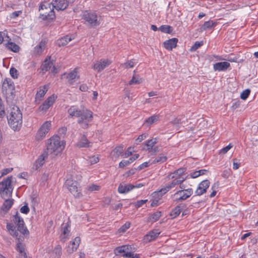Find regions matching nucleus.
I'll return each mask as SVG.
<instances>
[{
  "label": "nucleus",
  "instance_id": "bf43d9fd",
  "mask_svg": "<svg viewBox=\"0 0 258 258\" xmlns=\"http://www.w3.org/2000/svg\"><path fill=\"white\" fill-rule=\"evenodd\" d=\"M50 107L45 103L43 102L39 107V110L41 111H46Z\"/></svg>",
  "mask_w": 258,
  "mask_h": 258
},
{
  "label": "nucleus",
  "instance_id": "c85d7f7f",
  "mask_svg": "<svg viewBox=\"0 0 258 258\" xmlns=\"http://www.w3.org/2000/svg\"><path fill=\"white\" fill-rule=\"evenodd\" d=\"M139 157V154H135L134 156L130 158V159L127 160H123L121 161L119 163V167L120 168H123L124 167L128 165L132 162H133L134 160L138 158Z\"/></svg>",
  "mask_w": 258,
  "mask_h": 258
},
{
  "label": "nucleus",
  "instance_id": "69168bd1",
  "mask_svg": "<svg viewBox=\"0 0 258 258\" xmlns=\"http://www.w3.org/2000/svg\"><path fill=\"white\" fill-rule=\"evenodd\" d=\"M147 137V136L145 134H142L141 135H140L139 137L136 139V144H138L139 143L141 142L144 139H145Z\"/></svg>",
  "mask_w": 258,
  "mask_h": 258
},
{
  "label": "nucleus",
  "instance_id": "a18cd8bd",
  "mask_svg": "<svg viewBox=\"0 0 258 258\" xmlns=\"http://www.w3.org/2000/svg\"><path fill=\"white\" fill-rule=\"evenodd\" d=\"M131 226V223L130 222H126L123 225H122L118 230V232L122 234L124 233L127 229H128Z\"/></svg>",
  "mask_w": 258,
  "mask_h": 258
},
{
  "label": "nucleus",
  "instance_id": "c03bdc74",
  "mask_svg": "<svg viewBox=\"0 0 258 258\" xmlns=\"http://www.w3.org/2000/svg\"><path fill=\"white\" fill-rule=\"evenodd\" d=\"M159 30L162 32L168 34L171 33L172 31V27L168 25H162L159 28Z\"/></svg>",
  "mask_w": 258,
  "mask_h": 258
},
{
  "label": "nucleus",
  "instance_id": "9d476101",
  "mask_svg": "<svg viewBox=\"0 0 258 258\" xmlns=\"http://www.w3.org/2000/svg\"><path fill=\"white\" fill-rule=\"evenodd\" d=\"M52 5L53 8L56 10H64L69 6V3L67 0H53L52 2L49 4V6ZM50 8V6H49Z\"/></svg>",
  "mask_w": 258,
  "mask_h": 258
},
{
  "label": "nucleus",
  "instance_id": "a211bd4d",
  "mask_svg": "<svg viewBox=\"0 0 258 258\" xmlns=\"http://www.w3.org/2000/svg\"><path fill=\"white\" fill-rule=\"evenodd\" d=\"M178 39L173 38L165 41L163 43L164 47L168 50H171L173 48L177 46Z\"/></svg>",
  "mask_w": 258,
  "mask_h": 258
},
{
  "label": "nucleus",
  "instance_id": "79ce46f5",
  "mask_svg": "<svg viewBox=\"0 0 258 258\" xmlns=\"http://www.w3.org/2000/svg\"><path fill=\"white\" fill-rule=\"evenodd\" d=\"M159 117L158 115H154L147 118L145 121V123H148L149 124H152L153 123L159 120Z\"/></svg>",
  "mask_w": 258,
  "mask_h": 258
},
{
  "label": "nucleus",
  "instance_id": "4c0bfd02",
  "mask_svg": "<svg viewBox=\"0 0 258 258\" xmlns=\"http://www.w3.org/2000/svg\"><path fill=\"white\" fill-rule=\"evenodd\" d=\"M157 143V140L156 138H153L150 140H148L146 142L145 145L147 147V149L144 148L146 150H149L152 148L154 145Z\"/></svg>",
  "mask_w": 258,
  "mask_h": 258
},
{
  "label": "nucleus",
  "instance_id": "f257e3e1",
  "mask_svg": "<svg viewBox=\"0 0 258 258\" xmlns=\"http://www.w3.org/2000/svg\"><path fill=\"white\" fill-rule=\"evenodd\" d=\"M65 146V142L60 141V138L58 136H53L50 138L47 143L46 152H44L35 161V164L36 169H38L44 163L45 159L48 155L51 156V158H54L56 156L60 154L64 149Z\"/></svg>",
  "mask_w": 258,
  "mask_h": 258
},
{
  "label": "nucleus",
  "instance_id": "f8f14e48",
  "mask_svg": "<svg viewBox=\"0 0 258 258\" xmlns=\"http://www.w3.org/2000/svg\"><path fill=\"white\" fill-rule=\"evenodd\" d=\"M111 63V61L108 59H101L97 61L94 64L93 68L98 72H101Z\"/></svg>",
  "mask_w": 258,
  "mask_h": 258
},
{
  "label": "nucleus",
  "instance_id": "603ef678",
  "mask_svg": "<svg viewBox=\"0 0 258 258\" xmlns=\"http://www.w3.org/2000/svg\"><path fill=\"white\" fill-rule=\"evenodd\" d=\"M10 74L12 78L16 79L18 78V71L15 68H11L10 70Z\"/></svg>",
  "mask_w": 258,
  "mask_h": 258
},
{
  "label": "nucleus",
  "instance_id": "8fccbe9b",
  "mask_svg": "<svg viewBox=\"0 0 258 258\" xmlns=\"http://www.w3.org/2000/svg\"><path fill=\"white\" fill-rule=\"evenodd\" d=\"M46 135L44 132H42L41 130H39L36 135V139L38 141L43 139Z\"/></svg>",
  "mask_w": 258,
  "mask_h": 258
},
{
  "label": "nucleus",
  "instance_id": "e2e57ef3",
  "mask_svg": "<svg viewBox=\"0 0 258 258\" xmlns=\"http://www.w3.org/2000/svg\"><path fill=\"white\" fill-rule=\"evenodd\" d=\"M55 253L58 256H60L61 253V248L60 245H57L54 250Z\"/></svg>",
  "mask_w": 258,
  "mask_h": 258
},
{
  "label": "nucleus",
  "instance_id": "b1692460",
  "mask_svg": "<svg viewBox=\"0 0 258 258\" xmlns=\"http://www.w3.org/2000/svg\"><path fill=\"white\" fill-rule=\"evenodd\" d=\"M185 205L184 204H179L172 210L170 216L173 218L176 217L179 215L180 212L185 209Z\"/></svg>",
  "mask_w": 258,
  "mask_h": 258
},
{
  "label": "nucleus",
  "instance_id": "de8ad7c7",
  "mask_svg": "<svg viewBox=\"0 0 258 258\" xmlns=\"http://www.w3.org/2000/svg\"><path fill=\"white\" fill-rule=\"evenodd\" d=\"M56 98V97L54 95H52V96L48 97L44 102L50 107L54 102Z\"/></svg>",
  "mask_w": 258,
  "mask_h": 258
},
{
  "label": "nucleus",
  "instance_id": "5701e85b",
  "mask_svg": "<svg viewBox=\"0 0 258 258\" xmlns=\"http://www.w3.org/2000/svg\"><path fill=\"white\" fill-rule=\"evenodd\" d=\"M46 41L45 40H42L39 45L34 47L33 53L36 55H40L45 47Z\"/></svg>",
  "mask_w": 258,
  "mask_h": 258
},
{
  "label": "nucleus",
  "instance_id": "f3484780",
  "mask_svg": "<svg viewBox=\"0 0 258 258\" xmlns=\"http://www.w3.org/2000/svg\"><path fill=\"white\" fill-rule=\"evenodd\" d=\"M48 86L47 85H45L43 86H40L39 88V90L37 91L35 95L36 101L37 100L40 101L48 91Z\"/></svg>",
  "mask_w": 258,
  "mask_h": 258
},
{
  "label": "nucleus",
  "instance_id": "bb28decb",
  "mask_svg": "<svg viewBox=\"0 0 258 258\" xmlns=\"http://www.w3.org/2000/svg\"><path fill=\"white\" fill-rule=\"evenodd\" d=\"M17 250L19 252V258H28L23 243H17Z\"/></svg>",
  "mask_w": 258,
  "mask_h": 258
},
{
  "label": "nucleus",
  "instance_id": "9b49d317",
  "mask_svg": "<svg viewBox=\"0 0 258 258\" xmlns=\"http://www.w3.org/2000/svg\"><path fill=\"white\" fill-rule=\"evenodd\" d=\"M50 59V56H47L46 58V59L43 62V63L41 66V70L42 71L44 72L43 73H44L45 72L49 71L51 69V68H52V69L51 70V72L52 73L55 74L57 73L56 71V68L52 61L48 60Z\"/></svg>",
  "mask_w": 258,
  "mask_h": 258
},
{
  "label": "nucleus",
  "instance_id": "1a4fd4ad",
  "mask_svg": "<svg viewBox=\"0 0 258 258\" xmlns=\"http://www.w3.org/2000/svg\"><path fill=\"white\" fill-rule=\"evenodd\" d=\"M193 191L192 188L178 190L174 194V196H179V198L176 199V201L179 202L185 200L190 197Z\"/></svg>",
  "mask_w": 258,
  "mask_h": 258
},
{
  "label": "nucleus",
  "instance_id": "0e129e2a",
  "mask_svg": "<svg viewBox=\"0 0 258 258\" xmlns=\"http://www.w3.org/2000/svg\"><path fill=\"white\" fill-rule=\"evenodd\" d=\"M154 199L153 200L151 204V207H155V206H157V205H158L159 204V201L160 200V199H158L157 198V196H156V197H153Z\"/></svg>",
  "mask_w": 258,
  "mask_h": 258
},
{
  "label": "nucleus",
  "instance_id": "49530a36",
  "mask_svg": "<svg viewBox=\"0 0 258 258\" xmlns=\"http://www.w3.org/2000/svg\"><path fill=\"white\" fill-rule=\"evenodd\" d=\"M135 61L134 59H131L130 60H127L126 62L121 64L124 68L125 69L132 68L134 67L135 64Z\"/></svg>",
  "mask_w": 258,
  "mask_h": 258
},
{
  "label": "nucleus",
  "instance_id": "cd10ccee",
  "mask_svg": "<svg viewBox=\"0 0 258 258\" xmlns=\"http://www.w3.org/2000/svg\"><path fill=\"white\" fill-rule=\"evenodd\" d=\"M128 247V245L117 247L114 249V253L116 255L122 254L124 256V254L126 253L127 251H129Z\"/></svg>",
  "mask_w": 258,
  "mask_h": 258
},
{
  "label": "nucleus",
  "instance_id": "5fc2aeb1",
  "mask_svg": "<svg viewBox=\"0 0 258 258\" xmlns=\"http://www.w3.org/2000/svg\"><path fill=\"white\" fill-rule=\"evenodd\" d=\"M124 257L128 258H139V255L138 254H134L131 251H127V252L124 254Z\"/></svg>",
  "mask_w": 258,
  "mask_h": 258
},
{
  "label": "nucleus",
  "instance_id": "09e8293b",
  "mask_svg": "<svg viewBox=\"0 0 258 258\" xmlns=\"http://www.w3.org/2000/svg\"><path fill=\"white\" fill-rule=\"evenodd\" d=\"M170 123L176 127L177 130H178L180 127V124L181 123V121L180 118H175L170 122Z\"/></svg>",
  "mask_w": 258,
  "mask_h": 258
},
{
  "label": "nucleus",
  "instance_id": "aec40b11",
  "mask_svg": "<svg viewBox=\"0 0 258 258\" xmlns=\"http://www.w3.org/2000/svg\"><path fill=\"white\" fill-rule=\"evenodd\" d=\"M124 149V147L122 145L116 147L111 153L112 159L114 160L117 159L122 154Z\"/></svg>",
  "mask_w": 258,
  "mask_h": 258
},
{
  "label": "nucleus",
  "instance_id": "4d7b16f0",
  "mask_svg": "<svg viewBox=\"0 0 258 258\" xmlns=\"http://www.w3.org/2000/svg\"><path fill=\"white\" fill-rule=\"evenodd\" d=\"M133 152V148L132 147H129L127 149V150L126 151L125 153L124 154H122V156H123V158H126V157L130 156V155H131Z\"/></svg>",
  "mask_w": 258,
  "mask_h": 258
},
{
  "label": "nucleus",
  "instance_id": "774afa93",
  "mask_svg": "<svg viewBox=\"0 0 258 258\" xmlns=\"http://www.w3.org/2000/svg\"><path fill=\"white\" fill-rule=\"evenodd\" d=\"M149 152L151 153V155H153V154H155L158 152H159V148L158 147H154L151 149V150H149Z\"/></svg>",
  "mask_w": 258,
  "mask_h": 258
},
{
  "label": "nucleus",
  "instance_id": "6ab92c4d",
  "mask_svg": "<svg viewBox=\"0 0 258 258\" xmlns=\"http://www.w3.org/2000/svg\"><path fill=\"white\" fill-rule=\"evenodd\" d=\"M167 178L169 179H173V180L170 183H169L170 185L172 188L175 186L176 185L182 183L184 181V177H177V176H174L170 174L168 175Z\"/></svg>",
  "mask_w": 258,
  "mask_h": 258
},
{
  "label": "nucleus",
  "instance_id": "052dcab7",
  "mask_svg": "<svg viewBox=\"0 0 258 258\" xmlns=\"http://www.w3.org/2000/svg\"><path fill=\"white\" fill-rule=\"evenodd\" d=\"M147 201H148L147 200H142L138 201L135 204V207L137 208H139L141 207L143 205L146 203V202Z\"/></svg>",
  "mask_w": 258,
  "mask_h": 258
},
{
  "label": "nucleus",
  "instance_id": "37998d69",
  "mask_svg": "<svg viewBox=\"0 0 258 258\" xmlns=\"http://www.w3.org/2000/svg\"><path fill=\"white\" fill-rule=\"evenodd\" d=\"M50 126L51 122L49 121H46L43 123V124L41 126L39 129L41 130L42 132H44L46 134L48 132Z\"/></svg>",
  "mask_w": 258,
  "mask_h": 258
},
{
  "label": "nucleus",
  "instance_id": "412c9836",
  "mask_svg": "<svg viewBox=\"0 0 258 258\" xmlns=\"http://www.w3.org/2000/svg\"><path fill=\"white\" fill-rule=\"evenodd\" d=\"M134 188V185L120 183L118 187V191L120 194H125Z\"/></svg>",
  "mask_w": 258,
  "mask_h": 258
},
{
  "label": "nucleus",
  "instance_id": "2eb2a0df",
  "mask_svg": "<svg viewBox=\"0 0 258 258\" xmlns=\"http://www.w3.org/2000/svg\"><path fill=\"white\" fill-rule=\"evenodd\" d=\"M172 188V187L170 184L168 183L160 190L154 192L152 195V197H156L157 196V198L158 199H161V197Z\"/></svg>",
  "mask_w": 258,
  "mask_h": 258
},
{
  "label": "nucleus",
  "instance_id": "7ed1b4c3",
  "mask_svg": "<svg viewBox=\"0 0 258 258\" xmlns=\"http://www.w3.org/2000/svg\"><path fill=\"white\" fill-rule=\"evenodd\" d=\"M8 121L10 127L14 131L20 129L22 123V114L18 107L14 106L11 109Z\"/></svg>",
  "mask_w": 258,
  "mask_h": 258
},
{
  "label": "nucleus",
  "instance_id": "4be33fe9",
  "mask_svg": "<svg viewBox=\"0 0 258 258\" xmlns=\"http://www.w3.org/2000/svg\"><path fill=\"white\" fill-rule=\"evenodd\" d=\"M230 67V63L226 61L217 62L214 64L215 71H225Z\"/></svg>",
  "mask_w": 258,
  "mask_h": 258
},
{
  "label": "nucleus",
  "instance_id": "a19ab883",
  "mask_svg": "<svg viewBox=\"0 0 258 258\" xmlns=\"http://www.w3.org/2000/svg\"><path fill=\"white\" fill-rule=\"evenodd\" d=\"M167 157L163 154H159L152 162L153 164L163 163L166 161Z\"/></svg>",
  "mask_w": 258,
  "mask_h": 258
},
{
  "label": "nucleus",
  "instance_id": "4468645a",
  "mask_svg": "<svg viewBox=\"0 0 258 258\" xmlns=\"http://www.w3.org/2000/svg\"><path fill=\"white\" fill-rule=\"evenodd\" d=\"M79 78L80 76L78 75V68H75L67 75V79L70 85H73L75 79H79Z\"/></svg>",
  "mask_w": 258,
  "mask_h": 258
},
{
  "label": "nucleus",
  "instance_id": "e433bc0d",
  "mask_svg": "<svg viewBox=\"0 0 258 258\" xmlns=\"http://www.w3.org/2000/svg\"><path fill=\"white\" fill-rule=\"evenodd\" d=\"M72 40V38L69 35H67L61 39H59L57 41V43L59 46H65L69 42Z\"/></svg>",
  "mask_w": 258,
  "mask_h": 258
},
{
  "label": "nucleus",
  "instance_id": "c756f323",
  "mask_svg": "<svg viewBox=\"0 0 258 258\" xmlns=\"http://www.w3.org/2000/svg\"><path fill=\"white\" fill-rule=\"evenodd\" d=\"M69 225L68 223L63 224L61 227L62 233L60 235L61 240L65 239L69 235L70 231L69 229Z\"/></svg>",
  "mask_w": 258,
  "mask_h": 258
},
{
  "label": "nucleus",
  "instance_id": "c9c22d12",
  "mask_svg": "<svg viewBox=\"0 0 258 258\" xmlns=\"http://www.w3.org/2000/svg\"><path fill=\"white\" fill-rule=\"evenodd\" d=\"M215 25V23L213 21H208L204 23V24L201 27L200 31H205L207 29H210L214 27Z\"/></svg>",
  "mask_w": 258,
  "mask_h": 258
},
{
  "label": "nucleus",
  "instance_id": "864d4df0",
  "mask_svg": "<svg viewBox=\"0 0 258 258\" xmlns=\"http://www.w3.org/2000/svg\"><path fill=\"white\" fill-rule=\"evenodd\" d=\"M203 44V43L202 41L199 42V41H196L195 44L193 45V46L191 47L190 50L191 51H195L197 49H198L199 47H200L201 46H202Z\"/></svg>",
  "mask_w": 258,
  "mask_h": 258
},
{
  "label": "nucleus",
  "instance_id": "393cba45",
  "mask_svg": "<svg viewBox=\"0 0 258 258\" xmlns=\"http://www.w3.org/2000/svg\"><path fill=\"white\" fill-rule=\"evenodd\" d=\"M90 142H89L86 137L85 135H83L76 145L79 148H87L90 147Z\"/></svg>",
  "mask_w": 258,
  "mask_h": 258
},
{
  "label": "nucleus",
  "instance_id": "0eeeda50",
  "mask_svg": "<svg viewBox=\"0 0 258 258\" xmlns=\"http://www.w3.org/2000/svg\"><path fill=\"white\" fill-rule=\"evenodd\" d=\"M85 24L90 28L96 27L100 24L98 16L95 12L86 11L83 16Z\"/></svg>",
  "mask_w": 258,
  "mask_h": 258
},
{
  "label": "nucleus",
  "instance_id": "72a5a7b5",
  "mask_svg": "<svg viewBox=\"0 0 258 258\" xmlns=\"http://www.w3.org/2000/svg\"><path fill=\"white\" fill-rule=\"evenodd\" d=\"M186 171V169L184 168H179L178 169L175 170L173 173H170L172 175L174 176H177V177H184V180L186 179V176L184 174V172Z\"/></svg>",
  "mask_w": 258,
  "mask_h": 258
},
{
  "label": "nucleus",
  "instance_id": "13d9d810",
  "mask_svg": "<svg viewBox=\"0 0 258 258\" xmlns=\"http://www.w3.org/2000/svg\"><path fill=\"white\" fill-rule=\"evenodd\" d=\"M29 208L27 204L22 207L20 209V212L25 214H28L29 212Z\"/></svg>",
  "mask_w": 258,
  "mask_h": 258
},
{
  "label": "nucleus",
  "instance_id": "338daca9",
  "mask_svg": "<svg viewBox=\"0 0 258 258\" xmlns=\"http://www.w3.org/2000/svg\"><path fill=\"white\" fill-rule=\"evenodd\" d=\"M13 169V168H5L4 169H3L2 170V174H1V176H3L4 175H5L7 174H8L9 173H10L11 171H12Z\"/></svg>",
  "mask_w": 258,
  "mask_h": 258
},
{
  "label": "nucleus",
  "instance_id": "f03ea898",
  "mask_svg": "<svg viewBox=\"0 0 258 258\" xmlns=\"http://www.w3.org/2000/svg\"><path fill=\"white\" fill-rule=\"evenodd\" d=\"M81 177L80 175H77L76 173L74 171L70 173H68L67 175L65 185L75 197L79 198L82 195L81 193L79 191V183L77 181L78 180H80Z\"/></svg>",
  "mask_w": 258,
  "mask_h": 258
},
{
  "label": "nucleus",
  "instance_id": "dca6fc26",
  "mask_svg": "<svg viewBox=\"0 0 258 258\" xmlns=\"http://www.w3.org/2000/svg\"><path fill=\"white\" fill-rule=\"evenodd\" d=\"M81 110L75 106H72L68 110V113H69L68 117H79L81 115Z\"/></svg>",
  "mask_w": 258,
  "mask_h": 258
},
{
  "label": "nucleus",
  "instance_id": "3c124183",
  "mask_svg": "<svg viewBox=\"0 0 258 258\" xmlns=\"http://www.w3.org/2000/svg\"><path fill=\"white\" fill-rule=\"evenodd\" d=\"M250 93V90L249 89H246L243 91L240 95L241 99L242 100H245L249 95Z\"/></svg>",
  "mask_w": 258,
  "mask_h": 258
},
{
  "label": "nucleus",
  "instance_id": "6e6552de",
  "mask_svg": "<svg viewBox=\"0 0 258 258\" xmlns=\"http://www.w3.org/2000/svg\"><path fill=\"white\" fill-rule=\"evenodd\" d=\"M13 221L17 227V229L24 235H27L29 231L27 228L24 226L23 219L19 216L18 212H17L15 215L13 217Z\"/></svg>",
  "mask_w": 258,
  "mask_h": 258
},
{
  "label": "nucleus",
  "instance_id": "6e6d98bb",
  "mask_svg": "<svg viewBox=\"0 0 258 258\" xmlns=\"http://www.w3.org/2000/svg\"><path fill=\"white\" fill-rule=\"evenodd\" d=\"M87 189L90 191H93L98 190L100 189V186L97 185L92 184L87 187Z\"/></svg>",
  "mask_w": 258,
  "mask_h": 258
},
{
  "label": "nucleus",
  "instance_id": "a878e982",
  "mask_svg": "<svg viewBox=\"0 0 258 258\" xmlns=\"http://www.w3.org/2000/svg\"><path fill=\"white\" fill-rule=\"evenodd\" d=\"M159 234V232H158L157 230H153L144 236V241L145 242H147V241L151 242V241L154 240Z\"/></svg>",
  "mask_w": 258,
  "mask_h": 258
},
{
  "label": "nucleus",
  "instance_id": "423d86ee",
  "mask_svg": "<svg viewBox=\"0 0 258 258\" xmlns=\"http://www.w3.org/2000/svg\"><path fill=\"white\" fill-rule=\"evenodd\" d=\"M15 87L14 82L10 78L4 80L2 87V92L6 97H13L15 93Z\"/></svg>",
  "mask_w": 258,
  "mask_h": 258
},
{
  "label": "nucleus",
  "instance_id": "7c9ffc66",
  "mask_svg": "<svg viewBox=\"0 0 258 258\" xmlns=\"http://www.w3.org/2000/svg\"><path fill=\"white\" fill-rule=\"evenodd\" d=\"M13 204V199H6L3 203L1 209L7 213L10 209Z\"/></svg>",
  "mask_w": 258,
  "mask_h": 258
},
{
  "label": "nucleus",
  "instance_id": "680f3d73",
  "mask_svg": "<svg viewBox=\"0 0 258 258\" xmlns=\"http://www.w3.org/2000/svg\"><path fill=\"white\" fill-rule=\"evenodd\" d=\"M232 146L230 144L228 146L222 149L220 151V153L222 154H226L231 148Z\"/></svg>",
  "mask_w": 258,
  "mask_h": 258
},
{
  "label": "nucleus",
  "instance_id": "39448f33",
  "mask_svg": "<svg viewBox=\"0 0 258 258\" xmlns=\"http://www.w3.org/2000/svg\"><path fill=\"white\" fill-rule=\"evenodd\" d=\"M11 182L12 176L8 177L0 182V194L3 199L12 196L13 188Z\"/></svg>",
  "mask_w": 258,
  "mask_h": 258
},
{
  "label": "nucleus",
  "instance_id": "473e14b6",
  "mask_svg": "<svg viewBox=\"0 0 258 258\" xmlns=\"http://www.w3.org/2000/svg\"><path fill=\"white\" fill-rule=\"evenodd\" d=\"M40 18L43 20H54L55 18V15L53 9H51L47 15L40 14Z\"/></svg>",
  "mask_w": 258,
  "mask_h": 258
},
{
  "label": "nucleus",
  "instance_id": "ddd939ff",
  "mask_svg": "<svg viewBox=\"0 0 258 258\" xmlns=\"http://www.w3.org/2000/svg\"><path fill=\"white\" fill-rule=\"evenodd\" d=\"M210 182L209 180L206 179L199 184V186L196 191L197 196H201L207 191V189L209 187Z\"/></svg>",
  "mask_w": 258,
  "mask_h": 258
},
{
  "label": "nucleus",
  "instance_id": "f704fd0d",
  "mask_svg": "<svg viewBox=\"0 0 258 258\" xmlns=\"http://www.w3.org/2000/svg\"><path fill=\"white\" fill-rule=\"evenodd\" d=\"M136 71H134V76L132 77V79L129 81L128 84L130 85H132L134 84H139L142 83L143 79L139 77V76H135Z\"/></svg>",
  "mask_w": 258,
  "mask_h": 258
},
{
  "label": "nucleus",
  "instance_id": "ea45409f",
  "mask_svg": "<svg viewBox=\"0 0 258 258\" xmlns=\"http://www.w3.org/2000/svg\"><path fill=\"white\" fill-rule=\"evenodd\" d=\"M161 216V212L157 211L152 214L149 218V220L151 222H154L159 220Z\"/></svg>",
  "mask_w": 258,
  "mask_h": 258
},
{
  "label": "nucleus",
  "instance_id": "58836bf2",
  "mask_svg": "<svg viewBox=\"0 0 258 258\" xmlns=\"http://www.w3.org/2000/svg\"><path fill=\"white\" fill-rule=\"evenodd\" d=\"M79 245V243H69L67 246V251L71 253L76 250Z\"/></svg>",
  "mask_w": 258,
  "mask_h": 258
},
{
  "label": "nucleus",
  "instance_id": "2f4dec72",
  "mask_svg": "<svg viewBox=\"0 0 258 258\" xmlns=\"http://www.w3.org/2000/svg\"><path fill=\"white\" fill-rule=\"evenodd\" d=\"M6 48L14 52H17L19 51L20 47L16 43L9 41L5 44Z\"/></svg>",
  "mask_w": 258,
  "mask_h": 258
},
{
  "label": "nucleus",
  "instance_id": "20e7f679",
  "mask_svg": "<svg viewBox=\"0 0 258 258\" xmlns=\"http://www.w3.org/2000/svg\"><path fill=\"white\" fill-rule=\"evenodd\" d=\"M93 119V113L92 111L83 108L81 110L80 116L78 120V123L83 128H87L89 126V122Z\"/></svg>",
  "mask_w": 258,
  "mask_h": 258
}]
</instances>
